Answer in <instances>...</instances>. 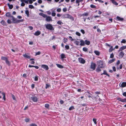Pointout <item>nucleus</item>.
<instances>
[{"instance_id": "nucleus-1", "label": "nucleus", "mask_w": 126, "mask_h": 126, "mask_svg": "<svg viewBox=\"0 0 126 126\" xmlns=\"http://www.w3.org/2000/svg\"><path fill=\"white\" fill-rule=\"evenodd\" d=\"M11 17L12 19V23H19L20 22H22L24 21V19H21L20 20H18L14 17L13 16H11Z\"/></svg>"}, {"instance_id": "nucleus-2", "label": "nucleus", "mask_w": 126, "mask_h": 126, "mask_svg": "<svg viewBox=\"0 0 126 126\" xmlns=\"http://www.w3.org/2000/svg\"><path fill=\"white\" fill-rule=\"evenodd\" d=\"M97 63L99 67L103 68L105 67V66L103 61L99 60L97 62Z\"/></svg>"}, {"instance_id": "nucleus-3", "label": "nucleus", "mask_w": 126, "mask_h": 126, "mask_svg": "<svg viewBox=\"0 0 126 126\" xmlns=\"http://www.w3.org/2000/svg\"><path fill=\"white\" fill-rule=\"evenodd\" d=\"M63 18H70L73 20H74L73 17L67 14L63 15Z\"/></svg>"}, {"instance_id": "nucleus-4", "label": "nucleus", "mask_w": 126, "mask_h": 126, "mask_svg": "<svg viewBox=\"0 0 126 126\" xmlns=\"http://www.w3.org/2000/svg\"><path fill=\"white\" fill-rule=\"evenodd\" d=\"M46 28L50 30H52L53 29V27L50 24H46L45 25Z\"/></svg>"}, {"instance_id": "nucleus-5", "label": "nucleus", "mask_w": 126, "mask_h": 126, "mask_svg": "<svg viewBox=\"0 0 126 126\" xmlns=\"http://www.w3.org/2000/svg\"><path fill=\"white\" fill-rule=\"evenodd\" d=\"M79 61V62L82 64H84L85 63V60L83 58H78Z\"/></svg>"}, {"instance_id": "nucleus-6", "label": "nucleus", "mask_w": 126, "mask_h": 126, "mask_svg": "<svg viewBox=\"0 0 126 126\" xmlns=\"http://www.w3.org/2000/svg\"><path fill=\"white\" fill-rule=\"evenodd\" d=\"M119 86L120 87H124L126 86V82H123L122 83H120L119 84Z\"/></svg>"}, {"instance_id": "nucleus-7", "label": "nucleus", "mask_w": 126, "mask_h": 126, "mask_svg": "<svg viewBox=\"0 0 126 126\" xmlns=\"http://www.w3.org/2000/svg\"><path fill=\"white\" fill-rule=\"evenodd\" d=\"M96 64L93 63H91V69H92L93 70H94L95 68Z\"/></svg>"}, {"instance_id": "nucleus-8", "label": "nucleus", "mask_w": 126, "mask_h": 126, "mask_svg": "<svg viewBox=\"0 0 126 126\" xmlns=\"http://www.w3.org/2000/svg\"><path fill=\"white\" fill-rule=\"evenodd\" d=\"M32 100L34 102H36L37 101V98L36 96H32L31 97Z\"/></svg>"}, {"instance_id": "nucleus-9", "label": "nucleus", "mask_w": 126, "mask_h": 126, "mask_svg": "<svg viewBox=\"0 0 126 126\" xmlns=\"http://www.w3.org/2000/svg\"><path fill=\"white\" fill-rule=\"evenodd\" d=\"M46 18V20L47 21L49 22L50 21H52V19L51 16H47Z\"/></svg>"}, {"instance_id": "nucleus-10", "label": "nucleus", "mask_w": 126, "mask_h": 126, "mask_svg": "<svg viewBox=\"0 0 126 126\" xmlns=\"http://www.w3.org/2000/svg\"><path fill=\"white\" fill-rule=\"evenodd\" d=\"M41 66L42 68L46 70H48V66L47 65L42 64L41 65Z\"/></svg>"}, {"instance_id": "nucleus-11", "label": "nucleus", "mask_w": 126, "mask_h": 126, "mask_svg": "<svg viewBox=\"0 0 126 126\" xmlns=\"http://www.w3.org/2000/svg\"><path fill=\"white\" fill-rule=\"evenodd\" d=\"M126 49V46H123L121 47L119 49L118 51H122L124 49Z\"/></svg>"}, {"instance_id": "nucleus-12", "label": "nucleus", "mask_w": 126, "mask_h": 126, "mask_svg": "<svg viewBox=\"0 0 126 126\" xmlns=\"http://www.w3.org/2000/svg\"><path fill=\"white\" fill-rule=\"evenodd\" d=\"M124 53L123 51H121L119 54V57L120 58H122L124 56Z\"/></svg>"}, {"instance_id": "nucleus-13", "label": "nucleus", "mask_w": 126, "mask_h": 126, "mask_svg": "<svg viewBox=\"0 0 126 126\" xmlns=\"http://www.w3.org/2000/svg\"><path fill=\"white\" fill-rule=\"evenodd\" d=\"M29 1V3L30 4H32L33 3V1L32 0H24V2L28 4V2Z\"/></svg>"}, {"instance_id": "nucleus-14", "label": "nucleus", "mask_w": 126, "mask_h": 126, "mask_svg": "<svg viewBox=\"0 0 126 126\" xmlns=\"http://www.w3.org/2000/svg\"><path fill=\"white\" fill-rule=\"evenodd\" d=\"M80 45L81 46H84L85 44V41H84L82 40H80Z\"/></svg>"}, {"instance_id": "nucleus-15", "label": "nucleus", "mask_w": 126, "mask_h": 126, "mask_svg": "<svg viewBox=\"0 0 126 126\" xmlns=\"http://www.w3.org/2000/svg\"><path fill=\"white\" fill-rule=\"evenodd\" d=\"M41 34V32L39 31H37L35 32L34 34L36 36H38Z\"/></svg>"}, {"instance_id": "nucleus-16", "label": "nucleus", "mask_w": 126, "mask_h": 126, "mask_svg": "<svg viewBox=\"0 0 126 126\" xmlns=\"http://www.w3.org/2000/svg\"><path fill=\"white\" fill-rule=\"evenodd\" d=\"M39 15H40L42 16L44 18H46L47 17V16L42 13H40L39 14Z\"/></svg>"}, {"instance_id": "nucleus-17", "label": "nucleus", "mask_w": 126, "mask_h": 126, "mask_svg": "<svg viewBox=\"0 0 126 126\" xmlns=\"http://www.w3.org/2000/svg\"><path fill=\"white\" fill-rule=\"evenodd\" d=\"M112 3L114 5H118V3L115 1L114 0H111Z\"/></svg>"}, {"instance_id": "nucleus-18", "label": "nucleus", "mask_w": 126, "mask_h": 126, "mask_svg": "<svg viewBox=\"0 0 126 126\" xmlns=\"http://www.w3.org/2000/svg\"><path fill=\"white\" fill-rule=\"evenodd\" d=\"M1 24L3 26H6V22L3 21L2 20L0 22Z\"/></svg>"}, {"instance_id": "nucleus-19", "label": "nucleus", "mask_w": 126, "mask_h": 126, "mask_svg": "<svg viewBox=\"0 0 126 126\" xmlns=\"http://www.w3.org/2000/svg\"><path fill=\"white\" fill-rule=\"evenodd\" d=\"M85 44L87 45H89L90 44V42L89 41H88L87 40L85 41Z\"/></svg>"}, {"instance_id": "nucleus-20", "label": "nucleus", "mask_w": 126, "mask_h": 126, "mask_svg": "<svg viewBox=\"0 0 126 126\" xmlns=\"http://www.w3.org/2000/svg\"><path fill=\"white\" fill-rule=\"evenodd\" d=\"M57 66L59 68H63V66L62 65H61L59 64H56Z\"/></svg>"}, {"instance_id": "nucleus-21", "label": "nucleus", "mask_w": 126, "mask_h": 126, "mask_svg": "<svg viewBox=\"0 0 126 126\" xmlns=\"http://www.w3.org/2000/svg\"><path fill=\"white\" fill-rule=\"evenodd\" d=\"M116 18L118 20L122 21L123 20V18L120 17L118 16Z\"/></svg>"}, {"instance_id": "nucleus-22", "label": "nucleus", "mask_w": 126, "mask_h": 126, "mask_svg": "<svg viewBox=\"0 0 126 126\" xmlns=\"http://www.w3.org/2000/svg\"><path fill=\"white\" fill-rule=\"evenodd\" d=\"M103 74L106 75L107 76H108V77L109 76V75L107 73V72L106 70H104L103 73L101 74V75H102Z\"/></svg>"}, {"instance_id": "nucleus-23", "label": "nucleus", "mask_w": 126, "mask_h": 126, "mask_svg": "<svg viewBox=\"0 0 126 126\" xmlns=\"http://www.w3.org/2000/svg\"><path fill=\"white\" fill-rule=\"evenodd\" d=\"M7 5L10 9H11L13 8V6L12 5H10L9 3H8Z\"/></svg>"}, {"instance_id": "nucleus-24", "label": "nucleus", "mask_w": 126, "mask_h": 126, "mask_svg": "<svg viewBox=\"0 0 126 126\" xmlns=\"http://www.w3.org/2000/svg\"><path fill=\"white\" fill-rule=\"evenodd\" d=\"M94 53L97 55L99 56L100 55V52L98 51H94Z\"/></svg>"}, {"instance_id": "nucleus-25", "label": "nucleus", "mask_w": 126, "mask_h": 126, "mask_svg": "<svg viewBox=\"0 0 126 126\" xmlns=\"http://www.w3.org/2000/svg\"><path fill=\"white\" fill-rule=\"evenodd\" d=\"M61 58L62 59H63L65 58V55L63 53H62L61 55Z\"/></svg>"}, {"instance_id": "nucleus-26", "label": "nucleus", "mask_w": 126, "mask_h": 126, "mask_svg": "<svg viewBox=\"0 0 126 126\" xmlns=\"http://www.w3.org/2000/svg\"><path fill=\"white\" fill-rule=\"evenodd\" d=\"M55 11L54 10L52 12V16H55L56 15V13H55Z\"/></svg>"}, {"instance_id": "nucleus-27", "label": "nucleus", "mask_w": 126, "mask_h": 126, "mask_svg": "<svg viewBox=\"0 0 126 126\" xmlns=\"http://www.w3.org/2000/svg\"><path fill=\"white\" fill-rule=\"evenodd\" d=\"M1 59L2 60L5 61L7 59V58L5 57L2 56L1 57Z\"/></svg>"}, {"instance_id": "nucleus-28", "label": "nucleus", "mask_w": 126, "mask_h": 126, "mask_svg": "<svg viewBox=\"0 0 126 126\" xmlns=\"http://www.w3.org/2000/svg\"><path fill=\"white\" fill-rule=\"evenodd\" d=\"M6 16L7 17H10L11 16V14L9 12H7L5 14Z\"/></svg>"}, {"instance_id": "nucleus-29", "label": "nucleus", "mask_w": 126, "mask_h": 126, "mask_svg": "<svg viewBox=\"0 0 126 126\" xmlns=\"http://www.w3.org/2000/svg\"><path fill=\"white\" fill-rule=\"evenodd\" d=\"M23 56L26 58H30V56H29L28 55H27L26 54H25L23 55Z\"/></svg>"}, {"instance_id": "nucleus-30", "label": "nucleus", "mask_w": 126, "mask_h": 126, "mask_svg": "<svg viewBox=\"0 0 126 126\" xmlns=\"http://www.w3.org/2000/svg\"><path fill=\"white\" fill-rule=\"evenodd\" d=\"M100 67H98L96 68V70L97 72H99L101 71V70Z\"/></svg>"}, {"instance_id": "nucleus-31", "label": "nucleus", "mask_w": 126, "mask_h": 126, "mask_svg": "<svg viewBox=\"0 0 126 126\" xmlns=\"http://www.w3.org/2000/svg\"><path fill=\"white\" fill-rule=\"evenodd\" d=\"M115 60V59H113L109 61L108 62L109 63H110L114 62Z\"/></svg>"}, {"instance_id": "nucleus-32", "label": "nucleus", "mask_w": 126, "mask_h": 126, "mask_svg": "<svg viewBox=\"0 0 126 126\" xmlns=\"http://www.w3.org/2000/svg\"><path fill=\"white\" fill-rule=\"evenodd\" d=\"M25 13L27 15L28 17L29 16V12L28 10H26L25 11Z\"/></svg>"}, {"instance_id": "nucleus-33", "label": "nucleus", "mask_w": 126, "mask_h": 126, "mask_svg": "<svg viewBox=\"0 0 126 126\" xmlns=\"http://www.w3.org/2000/svg\"><path fill=\"white\" fill-rule=\"evenodd\" d=\"M114 49V48L113 49V47L111 46L110 47V49H109V52H111Z\"/></svg>"}, {"instance_id": "nucleus-34", "label": "nucleus", "mask_w": 126, "mask_h": 126, "mask_svg": "<svg viewBox=\"0 0 126 126\" xmlns=\"http://www.w3.org/2000/svg\"><path fill=\"white\" fill-rule=\"evenodd\" d=\"M49 107V105L48 104H46L45 105V107L47 109H48Z\"/></svg>"}, {"instance_id": "nucleus-35", "label": "nucleus", "mask_w": 126, "mask_h": 126, "mask_svg": "<svg viewBox=\"0 0 126 126\" xmlns=\"http://www.w3.org/2000/svg\"><path fill=\"white\" fill-rule=\"evenodd\" d=\"M126 42V41L125 39H123L121 41V43H125Z\"/></svg>"}, {"instance_id": "nucleus-36", "label": "nucleus", "mask_w": 126, "mask_h": 126, "mask_svg": "<svg viewBox=\"0 0 126 126\" xmlns=\"http://www.w3.org/2000/svg\"><path fill=\"white\" fill-rule=\"evenodd\" d=\"M83 50L85 52L87 51L88 49L86 47H84L83 48Z\"/></svg>"}, {"instance_id": "nucleus-37", "label": "nucleus", "mask_w": 126, "mask_h": 126, "mask_svg": "<svg viewBox=\"0 0 126 126\" xmlns=\"http://www.w3.org/2000/svg\"><path fill=\"white\" fill-rule=\"evenodd\" d=\"M93 121L94 122V124H96L97 123L96 120V119L94 118H93Z\"/></svg>"}, {"instance_id": "nucleus-38", "label": "nucleus", "mask_w": 126, "mask_h": 126, "mask_svg": "<svg viewBox=\"0 0 126 126\" xmlns=\"http://www.w3.org/2000/svg\"><path fill=\"white\" fill-rule=\"evenodd\" d=\"M57 24L59 25H61L62 24H63V23L60 20L58 21L57 23Z\"/></svg>"}, {"instance_id": "nucleus-39", "label": "nucleus", "mask_w": 126, "mask_h": 126, "mask_svg": "<svg viewBox=\"0 0 126 126\" xmlns=\"http://www.w3.org/2000/svg\"><path fill=\"white\" fill-rule=\"evenodd\" d=\"M74 107L73 106H72L70 107L69 108V110H72L74 109Z\"/></svg>"}, {"instance_id": "nucleus-40", "label": "nucleus", "mask_w": 126, "mask_h": 126, "mask_svg": "<svg viewBox=\"0 0 126 126\" xmlns=\"http://www.w3.org/2000/svg\"><path fill=\"white\" fill-rule=\"evenodd\" d=\"M5 62L6 64H7L8 65H10V63L9 61L8 60V59L5 61Z\"/></svg>"}, {"instance_id": "nucleus-41", "label": "nucleus", "mask_w": 126, "mask_h": 126, "mask_svg": "<svg viewBox=\"0 0 126 126\" xmlns=\"http://www.w3.org/2000/svg\"><path fill=\"white\" fill-rule=\"evenodd\" d=\"M7 22L9 24H10L11 23H12V22L11 21V20H10L9 19H8L7 20Z\"/></svg>"}, {"instance_id": "nucleus-42", "label": "nucleus", "mask_w": 126, "mask_h": 126, "mask_svg": "<svg viewBox=\"0 0 126 126\" xmlns=\"http://www.w3.org/2000/svg\"><path fill=\"white\" fill-rule=\"evenodd\" d=\"M29 8L31 9H33L34 8V6L32 5H29Z\"/></svg>"}, {"instance_id": "nucleus-43", "label": "nucleus", "mask_w": 126, "mask_h": 126, "mask_svg": "<svg viewBox=\"0 0 126 126\" xmlns=\"http://www.w3.org/2000/svg\"><path fill=\"white\" fill-rule=\"evenodd\" d=\"M2 95H3V99L5 100V94L4 93L2 92L1 93Z\"/></svg>"}, {"instance_id": "nucleus-44", "label": "nucleus", "mask_w": 126, "mask_h": 126, "mask_svg": "<svg viewBox=\"0 0 126 126\" xmlns=\"http://www.w3.org/2000/svg\"><path fill=\"white\" fill-rule=\"evenodd\" d=\"M79 42L78 41H76L74 42V43L77 46L79 45Z\"/></svg>"}, {"instance_id": "nucleus-45", "label": "nucleus", "mask_w": 126, "mask_h": 126, "mask_svg": "<svg viewBox=\"0 0 126 126\" xmlns=\"http://www.w3.org/2000/svg\"><path fill=\"white\" fill-rule=\"evenodd\" d=\"M76 35L79 36H80V33L78 32H76Z\"/></svg>"}, {"instance_id": "nucleus-46", "label": "nucleus", "mask_w": 126, "mask_h": 126, "mask_svg": "<svg viewBox=\"0 0 126 126\" xmlns=\"http://www.w3.org/2000/svg\"><path fill=\"white\" fill-rule=\"evenodd\" d=\"M38 78L37 76H36L34 77V80L35 81H37L38 80Z\"/></svg>"}, {"instance_id": "nucleus-47", "label": "nucleus", "mask_w": 126, "mask_h": 126, "mask_svg": "<svg viewBox=\"0 0 126 126\" xmlns=\"http://www.w3.org/2000/svg\"><path fill=\"white\" fill-rule=\"evenodd\" d=\"M88 15V13H85L82 14V16H85Z\"/></svg>"}, {"instance_id": "nucleus-48", "label": "nucleus", "mask_w": 126, "mask_h": 126, "mask_svg": "<svg viewBox=\"0 0 126 126\" xmlns=\"http://www.w3.org/2000/svg\"><path fill=\"white\" fill-rule=\"evenodd\" d=\"M67 41V39L66 38H64L63 39V42L64 43H65Z\"/></svg>"}, {"instance_id": "nucleus-49", "label": "nucleus", "mask_w": 126, "mask_h": 126, "mask_svg": "<svg viewBox=\"0 0 126 126\" xmlns=\"http://www.w3.org/2000/svg\"><path fill=\"white\" fill-rule=\"evenodd\" d=\"M114 57V54L113 53H111L110 55V58H112Z\"/></svg>"}, {"instance_id": "nucleus-50", "label": "nucleus", "mask_w": 126, "mask_h": 126, "mask_svg": "<svg viewBox=\"0 0 126 126\" xmlns=\"http://www.w3.org/2000/svg\"><path fill=\"white\" fill-rule=\"evenodd\" d=\"M65 48L67 49H68L69 48V46L68 45H66L65 46Z\"/></svg>"}, {"instance_id": "nucleus-51", "label": "nucleus", "mask_w": 126, "mask_h": 126, "mask_svg": "<svg viewBox=\"0 0 126 126\" xmlns=\"http://www.w3.org/2000/svg\"><path fill=\"white\" fill-rule=\"evenodd\" d=\"M61 9L60 8H59L57 9V11L58 12H60L61 11Z\"/></svg>"}, {"instance_id": "nucleus-52", "label": "nucleus", "mask_w": 126, "mask_h": 126, "mask_svg": "<svg viewBox=\"0 0 126 126\" xmlns=\"http://www.w3.org/2000/svg\"><path fill=\"white\" fill-rule=\"evenodd\" d=\"M80 31L83 34H84L85 33V31L84 30H81Z\"/></svg>"}, {"instance_id": "nucleus-53", "label": "nucleus", "mask_w": 126, "mask_h": 126, "mask_svg": "<svg viewBox=\"0 0 126 126\" xmlns=\"http://www.w3.org/2000/svg\"><path fill=\"white\" fill-rule=\"evenodd\" d=\"M28 28L31 30H32L33 29V27L31 26H29Z\"/></svg>"}, {"instance_id": "nucleus-54", "label": "nucleus", "mask_w": 126, "mask_h": 126, "mask_svg": "<svg viewBox=\"0 0 126 126\" xmlns=\"http://www.w3.org/2000/svg\"><path fill=\"white\" fill-rule=\"evenodd\" d=\"M29 121V119L28 118H26L25 119V121L26 122H28Z\"/></svg>"}, {"instance_id": "nucleus-55", "label": "nucleus", "mask_w": 126, "mask_h": 126, "mask_svg": "<svg viewBox=\"0 0 126 126\" xmlns=\"http://www.w3.org/2000/svg\"><path fill=\"white\" fill-rule=\"evenodd\" d=\"M126 102V99H122L121 102Z\"/></svg>"}, {"instance_id": "nucleus-56", "label": "nucleus", "mask_w": 126, "mask_h": 126, "mask_svg": "<svg viewBox=\"0 0 126 126\" xmlns=\"http://www.w3.org/2000/svg\"><path fill=\"white\" fill-rule=\"evenodd\" d=\"M12 97L13 100H16V98H15V96L13 94H12Z\"/></svg>"}, {"instance_id": "nucleus-57", "label": "nucleus", "mask_w": 126, "mask_h": 126, "mask_svg": "<svg viewBox=\"0 0 126 126\" xmlns=\"http://www.w3.org/2000/svg\"><path fill=\"white\" fill-rule=\"evenodd\" d=\"M90 6L91 8H95V6L93 5H90Z\"/></svg>"}, {"instance_id": "nucleus-58", "label": "nucleus", "mask_w": 126, "mask_h": 126, "mask_svg": "<svg viewBox=\"0 0 126 126\" xmlns=\"http://www.w3.org/2000/svg\"><path fill=\"white\" fill-rule=\"evenodd\" d=\"M38 2L40 4H41L42 2V0H38Z\"/></svg>"}, {"instance_id": "nucleus-59", "label": "nucleus", "mask_w": 126, "mask_h": 126, "mask_svg": "<svg viewBox=\"0 0 126 126\" xmlns=\"http://www.w3.org/2000/svg\"><path fill=\"white\" fill-rule=\"evenodd\" d=\"M25 5V3H23V2H22V3L21 4V6H24Z\"/></svg>"}, {"instance_id": "nucleus-60", "label": "nucleus", "mask_w": 126, "mask_h": 126, "mask_svg": "<svg viewBox=\"0 0 126 126\" xmlns=\"http://www.w3.org/2000/svg\"><path fill=\"white\" fill-rule=\"evenodd\" d=\"M63 11L64 12H65L67 11V9L66 8H63Z\"/></svg>"}, {"instance_id": "nucleus-61", "label": "nucleus", "mask_w": 126, "mask_h": 126, "mask_svg": "<svg viewBox=\"0 0 126 126\" xmlns=\"http://www.w3.org/2000/svg\"><path fill=\"white\" fill-rule=\"evenodd\" d=\"M30 126H37L36 125L34 124H32L30 125Z\"/></svg>"}, {"instance_id": "nucleus-62", "label": "nucleus", "mask_w": 126, "mask_h": 126, "mask_svg": "<svg viewBox=\"0 0 126 126\" xmlns=\"http://www.w3.org/2000/svg\"><path fill=\"white\" fill-rule=\"evenodd\" d=\"M122 99H121L120 98H118L117 99L120 101L121 102V101L122 100Z\"/></svg>"}, {"instance_id": "nucleus-63", "label": "nucleus", "mask_w": 126, "mask_h": 126, "mask_svg": "<svg viewBox=\"0 0 126 126\" xmlns=\"http://www.w3.org/2000/svg\"><path fill=\"white\" fill-rule=\"evenodd\" d=\"M60 102L61 104H62L63 103V102L62 100H60Z\"/></svg>"}, {"instance_id": "nucleus-64", "label": "nucleus", "mask_w": 126, "mask_h": 126, "mask_svg": "<svg viewBox=\"0 0 126 126\" xmlns=\"http://www.w3.org/2000/svg\"><path fill=\"white\" fill-rule=\"evenodd\" d=\"M123 95L125 96H126V92H124L123 94Z\"/></svg>"}]
</instances>
